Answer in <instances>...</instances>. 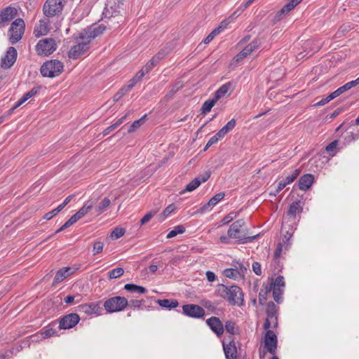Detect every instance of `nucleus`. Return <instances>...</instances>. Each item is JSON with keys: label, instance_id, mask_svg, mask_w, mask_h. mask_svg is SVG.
Returning a JSON list of instances; mask_svg holds the SVG:
<instances>
[{"label": "nucleus", "instance_id": "obj_18", "mask_svg": "<svg viewBox=\"0 0 359 359\" xmlns=\"http://www.w3.org/2000/svg\"><path fill=\"white\" fill-rule=\"evenodd\" d=\"M17 50L14 47H9L6 54L1 59V66L4 69H9L13 65L17 59Z\"/></svg>", "mask_w": 359, "mask_h": 359}, {"label": "nucleus", "instance_id": "obj_3", "mask_svg": "<svg viewBox=\"0 0 359 359\" xmlns=\"http://www.w3.org/2000/svg\"><path fill=\"white\" fill-rule=\"evenodd\" d=\"M245 222L244 219H241L234 222L229 227L228 230V236L231 238L238 239L239 243H247L249 242H252L255 240L259 234H257L253 236H245V234L241 235V228L244 226Z\"/></svg>", "mask_w": 359, "mask_h": 359}, {"label": "nucleus", "instance_id": "obj_10", "mask_svg": "<svg viewBox=\"0 0 359 359\" xmlns=\"http://www.w3.org/2000/svg\"><path fill=\"white\" fill-rule=\"evenodd\" d=\"M80 317L78 314L72 313L64 316L59 320L60 330H67L75 327L79 322Z\"/></svg>", "mask_w": 359, "mask_h": 359}, {"label": "nucleus", "instance_id": "obj_7", "mask_svg": "<svg viewBox=\"0 0 359 359\" xmlns=\"http://www.w3.org/2000/svg\"><path fill=\"white\" fill-rule=\"evenodd\" d=\"M25 23L22 18L15 19L11 25L8 32V39L11 43L18 42L25 32Z\"/></svg>", "mask_w": 359, "mask_h": 359}, {"label": "nucleus", "instance_id": "obj_63", "mask_svg": "<svg viewBox=\"0 0 359 359\" xmlns=\"http://www.w3.org/2000/svg\"><path fill=\"white\" fill-rule=\"evenodd\" d=\"M221 138L217 136V133H216L214 136L210 137V139L208 142V147H211L214 144L217 143Z\"/></svg>", "mask_w": 359, "mask_h": 359}, {"label": "nucleus", "instance_id": "obj_24", "mask_svg": "<svg viewBox=\"0 0 359 359\" xmlns=\"http://www.w3.org/2000/svg\"><path fill=\"white\" fill-rule=\"evenodd\" d=\"M97 201V198H92L90 200L87 201L84 203V205L77 212L79 213L81 218L84 217L90 210H92L93 207L94 206Z\"/></svg>", "mask_w": 359, "mask_h": 359}, {"label": "nucleus", "instance_id": "obj_40", "mask_svg": "<svg viewBox=\"0 0 359 359\" xmlns=\"http://www.w3.org/2000/svg\"><path fill=\"white\" fill-rule=\"evenodd\" d=\"M199 186H200V181L198 179H196V177L186 186V188L184 189V191H182L181 192V194L184 193V191H192L195 190Z\"/></svg>", "mask_w": 359, "mask_h": 359}, {"label": "nucleus", "instance_id": "obj_51", "mask_svg": "<svg viewBox=\"0 0 359 359\" xmlns=\"http://www.w3.org/2000/svg\"><path fill=\"white\" fill-rule=\"evenodd\" d=\"M147 116V115H144L142 118H140L139 120H137L134 121L132 125L130 126L128 129V133H133L134 132L137 128H139L141 124L143 123L144 118Z\"/></svg>", "mask_w": 359, "mask_h": 359}, {"label": "nucleus", "instance_id": "obj_53", "mask_svg": "<svg viewBox=\"0 0 359 359\" xmlns=\"http://www.w3.org/2000/svg\"><path fill=\"white\" fill-rule=\"evenodd\" d=\"M271 290H273V297L274 300L277 303H280L282 299L283 290L272 289Z\"/></svg>", "mask_w": 359, "mask_h": 359}, {"label": "nucleus", "instance_id": "obj_5", "mask_svg": "<svg viewBox=\"0 0 359 359\" xmlns=\"http://www.w3.org/2000/svg\"><path fill=\"white\" fill-rule=\"evenodd\" d=\"M128 305V301L126 297L115 296L107 299L103 306L107 313H112L123 311Z\"/></svg>", "mask_w": 359, "mask_h": 359}, {"label": "nucleus", "instance_id": "obj_33", "mask_svg": "<svg viewBox=\"0 0 359 359\" xmlns=\"http://www.w3.org/2000/svg\"><path fill=\"white\" fill-rule=\"evenodd\" d=\"M217 102V100H215V97L212 99L206 100L201 107V114H205L209 112Z\"/></svg>", "mask_w": 359, "mask_h": 359}, {"label": "nucleus", "instance_id": "obj_29", "mask_svg": "<svg viewBox=\"0 0 359 359\" xmlns=\"http://www.w3.org/2000/svg\"><path fill=\"white\" fill-rule=\"evenodd\" d=\"M300 203V201L293 202L289 207L287 215L295 217L297 213L301 212L302 211V208L301 207Z\"/></svg>", "mask_w": 359, "mask_h": 359}, {"label": "nucleus", "instance_id": "obj_61", "mask_svg": "<svg viewBox=\"0 0 359 359\" xmlns=\"http://www.w3.org/2000/svg\"><path fill=\"white\" fill-rule=\"evenodd\" d=\"M210 177V172H206L203 175L196 177L200 181V184L203 182H205Z\"/></svg>", "mask_w": 359, "mask_h": 359}, {"label": "nucleus", "instance_id": "obj_27", "mask_svg": "<svg viewBox=\"0 0 359 359\" xmlns=\"http://www.w3.org/2000/svg\"><path fill=\"white\" fill-rule=\"evenodd\" d=\"M111 201L108 198H103L100 203L95 207V212L97 215H101L110 205Z\"/></svg>", "mask_w": 359, "mask_h": 359}, {"label": "nucleus", "instance_id": "obj_9", "mask_svg": "<svg viewBox=\"0 0 359 359\" xmlns=\"http://www.w3.org/2000/svg\"><path fill=\"white\" fill-rule=\"evenodd\" d=\"M57 324V321H53L48 326L44 327L40 332L31 336L32 341H38L46 338L51 337L53 336L57 335V331L55 328Z\"/></svg>", "mask_w": 359, "mask_h": 359}, {"label": "nucleus", "instance_id": "obj_41", "mask_svg": "<svg viewBox=\"0 0 359 359\" xmlns=\"http://www.w3.org/2000/svg\"><path fill=\"white\" fill-rule=\"evenodd\" d=\"M224 275L227 278L236 279L240 276V273L235 269H226L224 271Z\"/></svg>", "mask_w": 359, "mask_h": 359}, {"label": "nucleus", "instance_id": "obj_64", "mask_svg": "<svg viewBox=\"0 0 359 359\" xmlns=\"http://www.w3.org/2000/svg\"><path fill=\"white\" fill-rule=\"evenodd\" d=\"M137 83V81L133 77L128 81V84L127 86H124V88L126 89L127 91H129L130 90H131L135 86V85Z\"/></svg>", "mask_w": 359, "mask_h": 359}, {"label": "nucleus", "instance_id": "obj_2", "mask_svg": "<svg viewBox=\"0 0 359 359\" xmlns=\"http://www.w3.org/2000/svg\"><path fill=\"white\" fill-rule=\"evenodd\" d=\"M65 3V0H46L43 6V14L55 21H61L60 15Z\"/></svg>", "mask_w": 359, "mask_h": 359}, {"label": "nucleus", "instance_id": "obj_52", "mask_svg": "<svg viewBox=\"0 0 359 359\" xmlns=\"http://www.w3.org/2000/svg\"><path fill=\"white\" fill-rule=\"evenodd\" d=\"M157 212L156 210L155 211H151L147 213L140 220V224L143 225L148 222L153 217L154 215Z\"/></svg>", "mask_w": 359, "mask_h": 359}, {"label": "nucleus", "instance_id": "obj_56", "mask_svg": "<svg viewBox=\"0 0 359 359\" xmlns=\"http://www.w3.org/2000/svg\"><path fill=\"white\" fill-rule=\"evenodd\" d=\"M218 34L217 30L215 29L212 31V32L207 36V37L203 40V43L205 44L209 43Z\"/></svg>", "mask_w": 359, "mask_h": 359}, {"label": "nucleus", "instance_id": "obj_30", "mask_svg": "<svg viewBox=\"0 0 359 359\" xmlns=\"http://www.w3.org/2000/svg\"><path fill=\"white\" fill-rule=\"evenodd\" d=\"M124 289L128 292H137L140 294H144L147 291L145 287L132 283L126 284L124 285Z\"/></svg>", "mask_w": 359, "mask_h": 359}, {"label": "nucleus", "instance_id": "obj_32", "mask_svg": "<svg viewBox=\"0 0 359 359\" xmlns=\"http://www.w3.org/2000/svg\"><path fill=\"white\" fill-rule=\"evenodd\" d=\"M225 329L227 332L231 334L235 335L239 334V327L234 321L227 320L225 323Z\"/></svg>", "mask_w": 359, "mask_h": 359}, {"label": "nucleus", "instance_id": "obj_46", "mask_svg": "<svg viewBox=\"0 0 359 359\" xmlns=\"http://www.w3.org/2000/svg\"><path fill=\"white\" fill-rule=\"evenodd\" d=\"M225 196L224 192H219L217 194L214 196H212L209 201L212 203L213 206L217 204L219 201H221Z\"/></svg>", "mask_w": 359, "mask_h": 359}, {"label": "nucleus", "instance_id": "obj_6", "mask_svg": "<svg viewBox=\"0 0 359 359\" xmlns=\"http://www.w3.org/2000/svg\"><path fill=\"white\" fill-rule=\"evenodd\" d=\"M62 62L57 60H51L44 62L41 67V74L44 77L53 78L59 76L63 71Z\"/></svg>", "mask_w": 359, "mask_h": 359}, {"label": "nucleus", "instance_id": "obj_35", "mask_svg": "<svg viewBox=\"0 0 359 359\" xmlns=\"http://www.w3.org/2000/svg\"><path fill=\"white\" fill-rule=\"evenodd\" d=\"M127 116V114L120 118L115 123L112 124L111 126H109L104 130L103 131V135L105 136L109 133H111L112 130H115L118 126H119L121 123H123L124 120L126 119Z\"/></svg>", "mask_w": 359, "mask_h": 359}, {"label": "nucleus", "instance_id": "obj_19", "mask_svg": "<svg viewBox=\"0 0 359 359\" xmlns=\"http://www.w3.org/2000/svg\"><path fill=\"white\" fill-rule=\"evenodd\" d=\"M290 243H289V238L286 237L285 240L283 239V241L279 243L276 247V249L274 252V257H273V264L274 265H277L276 267V269H279V268H281V266L280 265V257L281 255L282 251L284 250L285 251H287L289 250L290 246Z\"/></svg>", "mask_w": 359, "mask_h": 359}, {"label": "nucleus", "instance_id": "obj_34", "mask_svg": "<svg viewBox=\"0 0 359 359\" xmlns=\"http://www.w3.org/2000/svg\"><path fill=\"white\" fill-rule=\"evenodd\" d=\"M296 6L290 0L277 13L276 18L279 20L283 14H286L292 10Z\"/></svg>", "mask_w": 359, "mask_h": 359}, {"label": "nucleus", "instance_id": "obj_26", "mask_svg": "<svg viewBox=\"0 0 359 359\" xmlns=\"http://www.w3.org/2000/svg\"><path fill=\"white\" fill-rule=\"evenodd\" d=\"M276 313H277V306L273 302H269L267 304V307H266L267 317H269V318H271V319L275 318V324L278 325V318L276 316Z\"/></svg>", "mask_w": 359, "mask_h": 359}, {"label": "nucleus", "instance_id": "obj_14", "mask_svg": "<svg viewBox=\"0 0 359 359\" xmlns=\"http://www.w3.org/2000/svg\"><path fill=\"white\" fill-rule=\"evenodd\" d=\"M264 346L271 354H275L277 348V336L272 330H267L264 338Z\"/></svg>", "mask_w": 359, "mask_h": 359}, {"label": "nucleus", "instance_id": "obj_54", "mask_svg": "<svg viewBox=\"0 0 359 359\" xmlns=\"http://www.w3.org/2000/svg\"><path fill=\"white\" fill-rule=\"evenodd\" d=\"M142 300H137V299H132L130 302H128V305L131 308H137L138 309H141L142 306Z\"/></svg>", "mask_w": 359, "mask_h": 359}, {"label": "nucleus", "instance_id": "obj_45", "mask_svg": "<svg viewBox=\"0 0 359 359\" xmlns=\"http://www.w3.org/2000/svg\"><path fill=\"white\" fill-rule=\"evenodd\" d=\"M301 172V170L300 169H295L292 173L291 175H289L288 176H287L285 180L287 181V182L290 184H291L292 182H293L294 181L295 179L297 178V177L299 175Z\"/></svg>", "mask_w": 359, "mask_h": 359}, {"label": "nucleus", "instance_id": "obj_21", "mask_svg": "<svg viewBox=\"0 0 359 359\" xmlns=\"http://www.w3.org/2000/svg\"><path fill=\"white\" fill-rule=\"evenodd\" d=\"M78 308L79 311L83 312L87 315L100 314L102 309L99 304L96 303L81 304Z\"/></svg>", "mask_w": 359, "mask_h": 359}, {"label": "nucleus", "instance_id": "obj_47", "mask_svg": "<svg viewBox=\"0 0 359 359\" xmlns=\"http://www.w3.org/2000/svg\"><path fill=\"white\" fill-rule=\"evenodd\" d=\"M175 210V206L174 204L169 205L161 213V218L162 220L165 219L170 214L174 212Z\"/></svg>", "mask_w": 359, "mask_h": 359}, {"label": "nucleus", "instance_id": "obj_20", "mask_svg": "<svg viewBox=\"0 0 359 359\" xmlns=\"http://www.w3.org/2000/svg\"><path fill=\"white\" fill-rule=\"evenodd\" d=\"M206 323L217 336L220 337L224 333V325L219 318L210 317L206 320Z\"/></svg>", "mask_w": 359, "mask_h": 359}, {"label": "nucleus", "instance_id": "obj_49", "mask_svg": "<svg viewBox=\"0 0 359 359\" xmlns=\"http://www.w3.org/2000/svg\"><path fill=\"white\" fill-rule=\"evenodd\" d=\"M232 21L231 20V19L229 18H227L226 19H224L223 21H222L219 24V25L216 27L215 29V30H217L218 32V34H219L222 31H223L224 29H225L227 26Z\"/></svg>", "mask_w": 359, "mask_h": 359}, {"label": "nucleus", "instance_id": "obj_12", "mask_svg": "<svg viewBox=\"0 0 359 359\" xmlns=\"http://www.w3.org/2000/svg\"><path fill=\"white\" fill-rule=\"evenodd\" d=\"M183 313L189 317L200 318L205 316V310L197 304H185L182 306Z\"/></svg>", "mask_w": 359, "mask_h": 359}, {"label": "nucleus", "instance_id": "obj_31", "mask_svg": "<svg viewBox=\"0 0 359 359\" xmlns=\"http://www.w3.org/2000/svg\"><path fill=\"white\" fill-rule=\"evenodd\" d=\"M231 86V83H227L224 85H222L215 93V100L217 101L224 96L230 90V88Z\"/></svg>", "mask_w": 359, "mask_h": 359}, {"label": "nucleus", "instance_id": "obj_22", "mask_svg": "<svg viewBox=\"0 0 359 359\" xmlns=\"http://www.w3.org/2000/svg\"><path fill=\"white\" fill-rule=\"evenodd\" d=\"M314 182V177L311 174H306L302 176L299 180V189L302 191H307Z\"/></svg>", "mask_w": 359, "mask_h": 359}, {"label": "nucleus", "instance_id": "obj_62", "mask_svg": "<svg viewBox=\"0 0 359 359\" xmlns=\"http://www.w3.org/2000/svg\"><path fill=\"white\" fill-rule=\"evenodd\" d=\"M243 11L238 7L229 18L233 22L235 19H236L241 13Z\"/></svg>", "mask_w": 359, "mask_h": 359}, {"label": "nucleus", "instance_id": "obj_15", "mask_svg": "<svg viewBox=\"0 0 359 359\" xmlns=\"http://www.w3.org/2000/svg\"><path fill=\"white\" fill-rule=\"evenodd\" d=\"M79 269L78 267H63L56 272L52 285L55 286L65 278L74 273Z\"/></svg>", "mask_w": 359, "mask_h": 359}, {"label": "nucleus", "instance_id": "obj_39", "mask_svg": "<svg viewBox=\"0 0 359 359\" xmlns=\"http://www.w3.org/2000/svg\"><path fill=\"white\" fill-rule=\"evenodd\" d=\"M170 50L168 48L159 50L153 57L154 60L158 64L163 58H164L168 53Z\"/></svg>", "mask_w": 359, "mask_h": 359}, {"label": "nucleus", "instance_id": "obj_37", "mask_svg": "<svg viewBox=\"0 0 359 359\" xmlns=\"http://www.w3.org/2000/svg\"><path fill=\"white\" fill-rule=\"evenodd\" d=\"M185 231V228L183 225H177L174 227L167 235V238H172L180 233H183Z\"/></svg>", "mask_w": 359, "mask_h": 359}, {"label": "nucleus", "instance_id": "obj_25", "mask_svg": "<svg viewBox=\"0 0 359 359\" xmlns=\"http://www.w3.org/2000/svg\"><path fill=\"white\" fill-rule=\"evenodd\" d=\"M156 302L160 306L169 310L176 308L179 305V303L176 299H158Z\"/></svg>", "mask_w": 359, "mask_h": 359}, {"label": "nucleus", "instance_id": "obj_1", "mask_svg": "<svg viewBox=\"0 0 359 359\" xmlns=\"http://www.w3.org/2000/svg\"><path fill=\"white\" fill-rule=\"evenodd\" d=\"M217 292L219 297L226 299L231 305L240 306L243 304V293L237 285L228 287L223 284L219 285Z\"/></svg>", "mask_w": 359, "mask_h": 359}, {"label": "nucleus", "instance_id": "obj_8", "mask_svg": "<svg viewBox=\"0 0 359 359\" xmlns=\"http://www.w3.org/2000/svg\"><path fill=\"white\" fill-rule=\"evenodd\" d=\"M57 43L54 39L46 38L39 41L36 46V51L41 56H48L57 49Z\"/></svg>", "mask_w": 359, "mask_h": 359}, {"label": "nucleus", "instance_id": "obj_59", "mask_svg": "<svg viewBox=\"0 0 359 359\" xmlns=\"http://www.w3.org/2000/svg\"><path fill=\"white\" fill-rule=\"evenodd\" d=\"M236 124V120L234 118H232L224 126V128H226L228 132H230L235 128Z\"/></svg>", "mask_w": 359, "mask_h": 359}, {"label": "nucleus", "instance_id": "obj_4", "mask_svg": "<svg viewBox=\"0 0 359 359\" xmlns=\"http://www.w3.org/2000/svg\"><path fill=\"white\" fill-rule=\"evenodd\" d=\"M60 26V20H53V19L44 16L39 22L34 29V34L36 37L46 35L51 29H57Z\"/></svg>", "mask_w": 359, "mask_h": 359}, {"label": "nucleus", "instance_id": "obj_57", "mask_svg": "<svg viewBox=\"0 0 359 359\" xmlns=\"http://www.w3.org/2000/svg\"><path fill=\"white\" fill-rule=\"evenodd\" d=\"M214 206L212 205V203L209 201L207 203L204 204L203 206L201 207V208L198 210V212L201 213H204V212H208L210 210H212V208Z\"/></svg>", "mask_w": 359, "mask_h": 359}, {"label": "nucleus", "instance_id": "obj_28", "mask_svg": "<svg viewBox=\"0 0 359 359\" xmlns=\"http://www.w3.org/2000/svg\"><path fill=\"white\" fill-rule=\"evenodd\" d=\"M267 285L271 286V290L272 289L283 290V288L285 285L283 276H278L275 280H273L271 278L270 283Z\"/></svg>", "mask_w": 359, "mask_h": 359}, {"label": "nucleus", "instance_id": "obj_48", "mask_svg": "<svg viewBox=\"0 0 359 359\" xmlns=\"http://www.w3.org/2000/svg\"><path fill=\"white\" fill-rule=\"evenodd\" d=\"M238 215L237 212H231L227 215H226L222 219V225H225L231 222L234 218H236Z\"/></svg>", "mask_w": 359, "mask_h": 359}, {"label": "nucleus", "instance_id": "obj_16", "mask_svg": "<svg viewBox=\"0 0 359 359\" xmlns=\"http://www.w3.org/2000/svg\"><path fill=\"white\" fill-rule=\"evenodd\" d=\"M17 9L8 6L0 12V28L5 27L17 15Z\"/></svg>", "mask_w": 359, "mask_h": 359}, {"label": "nucleus", "instance_id": "obj_36", "mask_svg": "<svg viewBox=\"0 0 359 359\" xmlns=\"http://www.w3.org/2000/svg\"><path fill=\"white\" fill-rule=\"evenodd\" d=\"M271 291V286L266 285L265 289H261L259 294V302L260 304H264L265 301L267 299L268 293H270Z\"/></svg>", "mask_w": 359, "mask_h": 359}, {"label": "nucleus", "instance_id": "obj_11", "mask_svg": "<svg viewBox=\"0 0 359 359\" xmlns=\"http://www.w3.org/2000/svg\"><path fill=\"white\" fill-rule=\"evenodd\" d=\"M89 44L90 41L86 40L73 46L68 53L69 57L74 60L79 58L89 49Z\"/></svg>", "mask_w": 359, "mask_h": 359}, {"label": "nucleus", "instance_id": "obj_60", "mask_svg": "<svg viewBox=\"0 0 359 359\" xmlns=\"http://www.w3.org/2000/svg\"><path fill=\"white\" fill-rule=\"evenodd\" d=\"M81 219L80 215L78 212H76L74 215H73L68 220L67 222L72 225H73L74 223H76L78 220Z\"/></svg>", "mask_w": 359, "mask_h": 359}, {"label": "nucleus", "instance_id": "obj_13", "mask_svg": "<svg viewBox=\"0 0 359 359\" xmlns=\"http://www.w3.org/2000/svg\"><path fill=\"white\" fill-rule=\"evenodd\" d=\"M106 27L103 25H93L88 27L81 33L80 38L81 39H87L90 41V39L101 35L105 31Z\"/></svg>", "mask_w": 359, "mask_h": 359}, {"label": "nucleus", "instance_id": "obj_50", "mask_svg": "<svg viewBox=\"0 0 359 359\" xmlns=\"http://www.w3.org/2000/svg\"><path fill=\"white\" fill-rule=\"evenodd\" d=\"M157 63L154 60V59H151L142 68L143 72L147 74H148L156 65Z\"/></svg>", "mask_w": 359, "mask_h": 359}, {"label": "nucleus", "instance_id": "obj_44", "mask_svg": "<svg viewBox=\"0 0 359 359\" xmlns=\"http://www.w3.org/2000/svg\"><path fill=\"white\" fill-rule=\"evenodd\" d=\"M125 232L126 231L124 229L116 227L111 233V237L112 238L118 239L123 236Z\"/></svg>", "mask_w": 359, "mask_h": 359}, {"label": "nucleus", "instance_id": "obj_17", "mask_svg": "<svg viewBox=\"0 0 359 359\" xmlns=\"http://www.w3.org/2000/svg\"><path fill=\"white\" fill-rule=\"evenodd\" d=\"M260 41L259 39H254L250 43L245 46L239 53H238L234 60L236 62H240L246 57L248 55L252 53L254 50L258 48L260 46Z\"/></svg>", "mask_w": 359, "mask_h": 359}, {"label": "nucleus", "instance_id": "obj_23", "mask_svg": "<svg viewBox=\"0 0 359 359\" xmlns=\"http://www.w3.org/2000/svg\"><path fill=\"white\" fill-rule=\"evenodd\" d=\"M226 359H236V347L233 342L223 345Z\"/></svg>", "mask_w": 359, "mask_h": 359}, {"label": "nucleus", "instance_id": "obj_55", "mask_svg": "<svg viewBox=\"0 0 359 359\" xmlns=\"http://www.w3.org/2000/svg\"><path fill=\"white\" fill-rule=\"evenodd\" d=\"M128 91L126 89L123 87L121 88L113 97V101L117 102Z\"/></svg>", "mask_w": 359, "mask_h": 359}, {"label": "nucleus", "instance_id": "obj_43", "mask_svg": "<svg viewBox=\"0 0 359 359\" xmlns=\"http://www.w3.org/2000/svg\"><path fill=\"white\" fill-rule=\"evenodd\" d=\"M93 255H95L102 252L104 244L100 241H96L93 243Z\"/></svg>", "mask_w": 359, "mask_h": 359}, {"label": "nucleus", "instance_id": "obj_58", "mask_svg": "<svg viewBox=\"0 0 359 359\" xmlns=\"http://www.w3.org/2000/svg\"><path fill=\"white\" fill-rule=\"evenodd\" d=\"M252 270L256 275L260 276L262 274L261 264L257 262H255L252 264Z\"/></svg>", "mask_w": 359, "mask_h": 359}, {"label": "nucleus", "instance_id": "obj_38", "mask_svg": "<svg viewBox=\"0 0 359 359\" xmlns=\"http://www.w3.org/2000/svg\"><path fill=\"white\" fill-rule=\"evenodd\" d=\"M124 273V269L121 267H117L108 272V276L109 279L117 278L123 276Z\"/></svg>", "mask_w": 359, "mask_h": 359}, {"label": "nucleus", "instance_id": "obj_42", "mask_svg": "<svg viewBox=\"0 0 359 359\" xmlns=\"http://www.w3.org/2000/svg\"><path fill=\"white\" fill-rule=\"evenodd\" d=\"M338 144L337 140H334L330 143L325 148L326 151L330 156H334L337 154V146Z\"/></svg>", "mask_w": 359, "mask_h": 359}]
</instances>
